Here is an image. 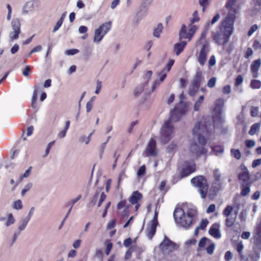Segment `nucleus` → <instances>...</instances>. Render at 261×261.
I'll use <instances>...</instances> for the list:
<instances>
[{"label":"nucleus","instance_id":"1","mask_svg":"<svg viewBox=\"0 0 261 261\" xmlns=\"http://www.w3.org/2000/svg\"><path fill=\"white\" fill-rule=\"evenodd\" d=\"M238 0H228L225 4V8L228 10V14L222 21L219 27V31L213 32L212 36L215 42L218 45H224L228 41L233 30L234 21L239 13Z\"/></svg>","mask_w":261,"mask_h":261},{"label":"nucleus","instance_id":"2","mask_svg":"<svg viewBox=\"0 0 261 261\" xmlns=\"http://www.w3.org/2000/svg\"><path fill=\"white\" fill-rule=\"evenodd\" d=\"M254 242L251 250L243 251L242 242L238 243L236 249L240 261H258L261 255V218L258 220L254 230Z\"/></svg>","mask_w":261,"mask_h":261},{"label":"nucleus","instance_id":"3","mask_svg":"<svg viewBox=\"0 0 261 261\" xmlns=\"http://www.w3.org/2000/svg\"><path fill=\"white\" fill-rule=\"evenodd\" d=\"M212 128L211 122L204 119L196 123L192 130V134L197 138L198 144L196 142L191 144L190 150L193 153L198 155L206 153V150L203 147L206 143L205 137L212 133Z\"/></svg>","mask_w":261,"mask_h":261},{"label":"nucleus","instance_id":"4","mask_svg":"<svg viewBox=\"0 0 261 261\" xmlns=\"http://www.w3.org/2000/svg\"><path fill=\"white\" fill-rule=\"evenodd\" d=\"M184 114V110H179L176 106L171 112L169 119L164 122L160 130L162 143L166 144L171 139L173 133V126L171 124V121H178Z\"/></svg>","mask_w":261,"mask_h":261},{"label":"nucleus","instance_id":"5","mask_svg":"<svg viewBox=\"0 0 261 261\" xmlns=\"http://www.w3.org/2000/svg\"><path fill=\"white\" fill-rule=\"evenodd\" d=\"M197 211L194 207L187 210L180 208H176L173 213L175 221L178 226L188 228L192 224L193 218L196 216Z\"/></svg>","mask_w":261,"mask_h":261},{"label":"nucleus","instance_id":"6","mask_svg":"<svg viewBox=\"0 0 261 261\" xmlns=\"http://www.w3.org/2000/svg\"><path fill=\"white\" fill-rule=\"evenodd\" d=\"M210 28V22L208 21L205 24L204 29L202 31L200 37L195 43L196 46L202 44L201 48L197 57L198 62L201 66H203L205 64L207 60V54L210 50L209 41L205 39Z\"/></svg>","mask_w":261,"mask_h":261},{"label":"nucleus","instance_id":"7","mask_svg":"<svg viewBox=\"0 0 261 261\" xmlns=\"http://www.w3.org/2000/svg\"><path fill=\"white\" fill-rule=\"evenodd\" d=\"M191 183L198 188V191L202 198H205L208 191V185L203 176L199 175L193 178Z\"/></svg>","mask_w":261,"mask_h":261},{"label":"nucleus","instance_id":"8","mask_svg":"<svg viewBox=\"0 0 261 261\" xmlns=\"http://www.w3.org/2000/svg\"><path fill=\"white\" fill-rule=\"evenodd\" d=\"M222 214L226 218L225 220L226 225L228 227H231L236 220L238 211H234V207L232 206L227 205L223 210Z\"/></svg>","mask_w":261,"mask_h":261},{"label":"nucleus","instance_id":"9","mask_svg":"<svg viewBox=\"0 0 261 261\" xmlns=\"http://www.w3.org/2000/svg\"><path fill=\"white\" fill-rule=\"evenodd\" d=\"M159 247L164 254L168 255L176 249V245L165 236L163 241L160 244Z\"/></svg>","mask_w":261,"mask_h":261},{"label":"nucleus","instance_id":"10","mask_svg":"<svg viewBox=\"0 0 261 261\" xmlns=\"http://www.w3.org/2000/svg\"><path fill=\"white\" fill-rule=\"evenodd\" d=\"M11 25L12 31L9 34V38L11 40H17L20 33L21 24L19 19L18 18L13 19Z\"/></svg>","mask_w":261,"mask_h":261},{"label":"nucleus","instance_id":"11","mask_svg":"<svg viewBox=\"0 0 261 261\" xmlns=\"http://www.w3.org/2000/svg\"><path fill=\"white\" fill-rule=\"evenodd\" d=\"M240 168L242 171L238 175L239 180L242 182L243 186L251 184L250 175L247 167L242 164L240 166Z\"/></svg>","mask_w":261,"mask_h":261},{"label":"nucleus","instance_id":"12","mask_svg":"<svg viewBox=\"0 0 261 261\" xmlns=\"http://www.w3.org/2000/svg\"><path fill=\"white\" fill-rule=\"evenodd\" d=\"M196 170V165L193 161H186L182 165L180 172L181 177H186Z\"/></svg>","mask_w":261,"mask_h":261},{"label":"nucleus","instance_id":"13","mask_svg":"<svg viewBox=\"0 0 261 261\" xmlns=\"http://www.w3.org/2000/svg\"><path fill=\"white\" fill-rule=\"evenodd\" d=\"M157 217L158 214L155 211L153 219L151 221L146 230V236L150 240L152 238L156 231V228L158 225Z\"/></svg>","mask_w":261,"mask_h":261},{"label":"nucleus","instance_id":"14","mask_svg":"<svg viewBox=\"0 0 261 261\" xmlns=\"http://www.w3.org/2000/svg\"><path fill=\"white\" fill-rule=\"evenodd\" d=\"M146 152L148 155L155 156L156 155V142L154 139H150L146 149Z\"/></svg>","mask_w":261,"mask_h":261},{"label":"nucleus","instance_id":"15","mask_svg":"<svg viewBox=\"0 0 261 261\" xmlns=\"http://www.w3.org/2000/svg\"><path fill=\"white\" fill-rule=\"evenodd\" d=\"M261 65V60L258 59L252 62L250 68L252 72L253 77L256 78L258 76V71Z\"/></svg>","mask_w":261,"mask_h":261},{"label":"nucleus","instance_id":"16","mask_svg":"<svg viewBox=\"0 0 261 261\" xmlns=\"http://www.w3.org/2000/svg\"><path fill=\"white\" fill-rule=\"evenodd\" d=\"M101 192H101L100 190H96L94 196L90 199V201L87 205L88 207L91 208L96 204V202L99 199Z\"/></svg>","mask_w":261,"mask_h":261},{"label":"nucleus","instance_id":"17","mask_svg":"<svg viewBox=\"0 0 261 261\" xmlns=\"http://www.w3.org/2000/svg\"><path fill=\"white\" fill-rule=\"evenodd\" d=\"M187 43L186 41H183L180 43H177L174 44V50L177 56H178L182 51Z\"/></svg>","mask_w":261,"mask_h":261},{"label":"nucleus","instance_id":"18","mask_svg":"<svg viewBox=\"0 0 261 261\" xmlns=\"http://www.w3.org/2000/svg\"><path fill=\"white\" fill-rule=\"evenodd\" d=\"M81 198H82V195H78V196L76 198L71 199L70 201H68V202H67L65 204L66 206H70L69 209L68 211V212L66 215V217H68L69 215L70 214L72 208H73V206L74 204L76 202H77Z\"/></svg>","mask_w":261,"mask_h":261},{"label":"nucleus","instance_id":"19","mask_svg":"<svg viewBox=\"0 0 261 261\" xmlns=\"http://www.w3.org/2000/svg\"><path fill=\"white\" fill-rule=\"evenodd\" d=\"M142 197V195L141 193L138 191L134 192L129 198V202L133 204H136L138 202V200L141 199Z\"/></svg>","mask_w":261,"mask_h":261},{"label":"nucleus","instance_id":"20","mask_svg":"<svg viewBox=\"0 0 261 261\" xmlns=\"http://www.w3.org/2000/svg\"><path fill=\"white\" fill-rule=\"evenodd\" d=\"M105 35H103L102 31L99 28L95 31L94 42H99L103 38Z\"/></svg>","mask_w":261,"mask_h":261},{"label":"nucleus","instance_id":"21","mask_svg":"<svg viewBox=\"0 0 261 261\" xmlns=\"http://www.w3.org/2000/svg\"><path fill=\"white\" fill-rule=\"evenodd\" d=\"M209 233L216 239H219L221 237V233L218 228L213 226L209 229Z\"/></svg>","mask_w":261,"mask_h":261},{"label":"nucleus","instance_id":"22","mask_svg":"<svg viewBox=\"0 0 261 261\" xmlns=\"http://www.w3.org/2000/svg\"><path fill=\"white\" fill-rule=\"evenodd\" d=\"M99 28L102 31L103 35H106L111 28V22L109 21L102 24Z\"/></svg>","mask_w":261,"mask_h":261},{"label":"nucleus","instance_id":"23","mask_svg":"<svg viewBox=\"0 0 261 261\" xmlns=\"http://www.w3.org/2000/svg\"><path fill=\"white\" fill-rule=\"evenodd\" d=\"M163 25L162 23H158L156 26L153 29V35L154 37L159 38L160 34L163 30Z\"/></svg>","mask_w":261,"mask_h":261},{"label":"nucleus","instance_id":"24","mask_svg":"<svg viewBox=\"0 0 261 261\" xmlns=\"http://www.w3.org/2000/svg\"><path fill=\"white\" fill-rule=\"evenodd\" d=\"M260 127V123H256L251 125L249 131V134L251 136L254 135L259 130Z\"/></svg>","mask_w":261,"mask_h":261},{"label":"nucleus","instance_id":"25","mask_svg":"<svg viewBox=\"0 0 261 261\" xmlns=\"http://www.w3.org/2000/svg\"><path fill=\"white\" fill-rule=\"evenodd\" d=\"M34 5L32 1L28 2L23 6V11L26 13L33 11Z\"/></svg>","mask_w":261,"mask_h":261},{"label":"nucleus","instance_id":"26","mask_svg":"<svg viewBox=\"0 0 261 261\" xmlns=\"http://www.w3.org/2000/svg\"><path fill=\"white\" fill-rule=\"evenodd\" d=\"M201 79V72L200 71L197 72L193 79L192 84L200 86Z\"/></svg>","mask_w":261,"mask_h":261},{"label":"nucleus","instance_id":"27","mask_svg":"<svg viewBox=\"0 0 261 261\" xmlns=\"http://www.w3.org/2000/svg\"><path fill=\"white\" fill-rule=\"evenodd\" d=\"M251 4L253 6L254 13H257L261 10V0H253Z\"/></svg>","mask_w":261,"mask_h":261},{"label":"nucleus","instance_id":"28","mask_svg":"<svg viewBox=\"0 0 261 261\" xmlns=\"http://www.w3.org/2000/svg\"><path fill=\"white\" fill-rule=\"evenodd\" d=\"M187 27L185 24H183L179 32V36L180 39H186L188 38V33H187Z\"/></svg>","mask_w":261,"mask_h":261},{"label":"nucleus","instance_id":"29","mask_svg":"<svg viewBox=\"0 0 261 261\" xmlns=\"http://www.w3.org/2000/svg\"><path fill=\"white\" fill-rule=\"evenodd\" d=\"M177 149V144L174 141L167 147V151L169 153H172Z\"/></svg>","mask_w":261,"mask_h":261},{"label":"nucleus","instance_id":"30","mask_svg":"<svg viewBox=\"0 0 261 261\" xmlns=\"http://www.w3.org/2000/svg\"><path fill=\"white\" fill-rule=\"evenodd\" d=\"M213 174L216 181V182L214 183V184H216V183L218 182V186L220 187V181L221 180V175L219 169H215L213 171Z\"/></svg>","mask_w":261,"mask_h":261},{"label":"nucleus","instance_id":"31","mask_svg":"<svg viewBox=\"0 0 261 261\" xmlns=\"http://www.w3.org/2000/svg\"><path fill=\"white\" fill-rule=\"evenodd\" d=\"M15 221V220L12 214H9L8 216V219L6 220V221L5 223V225L6 227H8L10 225L14 224Z\"/></svg>","mask_w":261,"mask_h":261},{"label":"nucleus","instance_id":"32","mask_svg":"<svg viewBox=\"0 0 261 261\" xmlns=\"http://www.w3.org/2000/svg\"><path fill=\"white\" fill-rule=\"evenodd\" d=\"M30 220L28 219L25 218H22L20 221V225L18 227V229L20 231L23 230L26 226L27 225L28 223L29 222Z\"/></svg>","mask_w":261,"mask_h":261},{"label":"nucleus","instance_id":"33","mask_svg":"<svg viewBox=\"0 0 261 261\" xmlns=\"http://www.w3.org/2000/svg\"><path fill=\"white\" fill-rule=\"evenodd\" d=\"M197 30V27L195 25H191V28L189 31V32L188 33V38L189 39V41H190L193 36L194 34L196 32V31Z\"/></svg>","mask_w":261,"mask_h":261},{"label":"nucleus","instance_id":"34","mask_svg":"<svg viewBox=\"0 0 261 261\" xmlns=\"http://www.w3.org/2000/svg\"><path fill=\"white\" fill-rule=\"evenodd\" d=\"M230 153L232 156H233L237 160H240L241 158V153L239 149H231L230 150Z\"/></svg>","mask_w":261,"mask_h":261},{"label":"nucleus","instance_id":"35","mask_svg":"<svg viewBox=\"0 0 261 261\" xmlns=\"http://www.w3.org/2000/svg\"><path fill=\"white\" fill-rule=\"evenodd\" d=\"M204 100V97L203 96H200L198 100L195 102L194 109V110L196 111H198L199 110L200 106L201 105V103L203 102Z\"/></svg>","mask_w":261,"mask_h":261},{"label":"nucleus","instance_id":"36","mask_svg":"<svg viewBox=\"0 0 261 261\" xmlns=\"http://www.w3.org/2000/svg\"><path fill=\"white\" fill-rule=\"evenodd\" d=\"M250 184H247L243 186V184H242V191L241 194L242 196H246L250 192Z\"/></svg>","mask_w":261,"mask_h":261},{"label":"nucleus","instance_id":"37","mask_svg":"<svg viewBox=\"0 0 261 261\" xmlns=\"http://www.w3.org/2000/svg\"><path fill=\"white\" fill-rule=\"evenodd\" d=\"M199 88V86L192 84V85L189 88V94L191 96L194 95L196 94V93L198 91Z\"/></svg>","mask_w":261,"mask_h":261},{"label":"nucleus","instance_id":"38","mask_svg":"<svg viewBox=\"0 0 261 261\" xmlns=\"http://www.w3.org/2000/svg\"><path fill=\"white\" fill-rule=\"evenodd\" d=\"M250 87L253 89H259L261 87V82L258 80H252L250 83Z\"/></svg>","mask_w":261,"mask_h":261},{"label":"nucleus","instance_id":"39","mask_svg":"<svg viewBox=\"0 0 261 261\" xmlns=\"http://www.w3.org/2000/svg\"><path fill=\"white\" fill-rule=\"evenodd\" d=\"M224 105V100L222 98L218 99L216 102V107L220 110L222 109Z\"/></svg>","mask_w":261,"mask_h":261},{"label":"nucleus","instance_id":"40","mask_svg":"<svg viewBox=\"0 0 261 261\" xmlns=\"http://www.w3.org/2000/svg\"><path fill=\"white\" fill-rule=\"evenodd\" d=\"M32 168V167L31 166H30L25 171L24 174L19 177V182H20L22 180L23 178H27V177H28L30 175Z\"/></svg>","mask_w":261,"mask_h":261},{"label":"nucleus","instance_id":"41","mask_svg":"<svg viewBox=\"0 0 261 261\" xmlns=\"http://www.w3.org/2000/svg\"><path fill=\"white\" fill-rule=\"evenodd\" d=\"M146 173V167L145 165L141 166L137 172V175L138 177H141L145 175Z\"/></svg>","mask_w":261,"mask_h":261},{"label":"nucleus","instance_id":"42","mask_svg":"<svg viewBox=\"0 0 261 261\" xmlns=\"http://www.w3.org/2000/svg\"><path fill=\"white\" fill-rule=\"evenodd\" d=\"M13 208L16 210H20L22 208V204L20 200L15 201L13 205Z\"/></svg>","mask_w":261,"mask_h":261},{"label":"nucleus","instance_id":"43","mask_svg":"<svg viewBox=\"0 0 261 261\" xmlns=\"http://www.w3.org/2000/svg\"><path fill=\"white\" fill-rule=\"evenodd\" d=\"M106 195L103 192H102L100 194V197L99 198L98 202L97 203V207H99L101 206L102 203L104 201V200L106 199Z\"/></svg>","mask_w":261,"mask_h":261},{"label":"nucleus","instance_id":"44","mask_svg":"<svg viewBox=\"0 0 261 261\" xmlns=\"http://www.w3.org/2000/svg\"><path fill=\"white\" fill-rule=\"evenodd\" d=\"M174 61L173 60H170L169 62L167 63L166 67L163 69L162 71H165V72H168L170 70L174 64Z\"/></svg>","mask_w":261,"mask_h":261},{"label":"nucleus","instance_id":"45","mask_svg":"<svg viewBox=\"0 0 261 261\" xmlns=\"http://www.w3.org/2000/svg\"><path fill=\"white\" fill-rule=\"evenodd\" d=\"M63 22V17H61L60 18V19L56 23V24L53 29V33H55V32H56L60 28V27L62 24Z\"/></svg>","mask_w":261,"mask_h":261},{"label":"nucleus","instance_id":"46","mask_svg":"<svg viewBox=\"0 0 261 261\" xmlns=\"http://www.w3.org/2000/svg\"><path fill=\"white\" fill-rule=\"evenodd\" d=\"M217 81V79L215 77H213L211 78L207 82V86L209 88H213L216 85V82Z\"/></svg>","mask_w":261,"mask_h":261},{"label":"nucleus","instance_id":"47","mask_svg":"<svg viewBox=\"0 0 261 261\" xmlns=\"http://www.w3.org/2000/svg\"><path fill=\"white\" fill-rule=\"evenodd\" d=\"M259 113L258 108L255 107H252L251 109V116L255 117L258 116Z\"/></svg>","mask_w":261,"mask_h":261},{"label":"nucleus","instance_id":"48","mask_svg":"<svg viewBox=\"0 0 261 261\" xmlns=\"http://www.w3.org/2000/svg\"><path fill=\"white\" fill-rule=\"evenodd\" d=\"M32 187V183H28L25 186L23 189L21 191V195L24 196L27 192L29 191Z\"/></svg>","mask_w":261,"mask_h":261},{"label":"nucleus","instance_id":"49","mask_svg":"<svg viewBox=\"0 0 261 261\" xmlns=\"http://www.w3.org/2000/svg\"><path fill=\"white\" fill-rule=\"evenodd\" d=\"M215 248V245L214 244H212L206 248V252L208 254H212L214 253V249Z\"/></svg>","mask_w":261,"mask_h":261},{"label":"nucleus","instance_id":"50","mask_svg":"<svg viewBox=\"0 0 261 261\" xmlns=\"http://www.w3.org/2000/svg\"><path fill=\"white\" fill-rule=\"evenodd\" d=\"M158 75L160 76V79L158 80L161 83L164 81L165 79L167 76V72H165V71H161L159 74Z\"/></svg>","mask_w":261,"mask_h":261},{"label":"nucleus","instance_id":"51","mask_svg":"<svg viewBox=\"0 0 261 261\" xmlns=\"http://www.w3.org/2000/svg\"><path fill=\"white\" fill-rule=\"evenodd\" d=\"M160 84H161V83L160 81H159L158 80L154 81V82L153 83L152 86L151 88V92H154L156 89H157L159 87Z\"/></svg>","mask_w":261,"mask_h":261},{"label":"nucleus","instance_id":"52","mask_svg":"<svg viewBox=\"0 0 261 261\" xmlns=\"http://www.w3.org/2000/svg\"><path fill=\"white\" fill-rule=\"evenodd\" d=\"M207 241V238L205 237L202 238L199 242L198 247L200 248H203L205 245Z\"/></svg>","mask_w":261,"mask_h":261},{"label":"nucleus","instance_id":"53","mask_svg":"<svg viewBox=\"0 0 261 261\" xmlns=\"http://www.w3.org/2000/svg\"><path fill=\"white\" fill-rule=\"evenodd\" d=\"M79 53V50L77 49H70L66 51L65 53L67 55L72 56Z\"/></svg>","mask_w":261,"mask_h":261},{"label":"nucleus","instance_id":"54","mask_svg":"<svg viewBox=\"0 0 261 261\" xmlns=\"http://www.w3.org/2000/svg\"><path fill=\"white\" fill-rule=\"evenodd\" d=\"M42 49V47L41 45H38L36 47H34L31 51L30 53H29V54L28 55V57H30V56L35 53V52H38V51H40Z\"/></svg>","mask_w":261,"mask_h":261},{"label":"nucleus","instance_id":"55","mask_svg":"<svg viewBox=\"0 0 261 261\" xmlns=\"http://www.w3.org/2000/svg\"><path fill=\"white\" fill-rule=\"evenodd\" d=\"M208 223V222L206 219H202L198 227H199L200 229L203 230L205 228Z\"/></svg>","mask_w":261,"mask_h":261},{"label":"nucleus","instance_id":"56","mask_svg":"<svg viewBox=\"0 0 261 261\" xmlns=\"http://www.w3.org/2000/svg\"><path fill=\"white\" fill-rule=\"evenodd\" d=\"M54 143H55V141H53L49 142L48 144V145L46 147V148L45 149L44 156H46L49 154L50 149L51 146L54 144Z\"/></svg>","mask_w":261,"mask_h":261},{"label":"nucleus","instance_id":"57","mask_svg":"<svg viewBox=\"0 0 261 261\" xmlns=\"http://www.w3.org/2000/svg\"><path fill=\"white\" fill-rule=\"evenodd\" d=\"M79 140L81 142H85L86 144H88L90 141V136H82L79 138Z\"/></svg>","mask_w":261,"mask_h":261},{"label":"nucleus","instance_id":"58","mask_svg":"<svg viewBox=\"0 0 261 261\" xmlns=\"http://www.w3.org/2000/svg\"><path fill=\"white\" fill-rule=\"evenodd\" d=\"M232 258V254L231 251H227L225 252L224 259L226 261H229Z\"/></svg>","mask_w":261,"mask_h":261},{"label":"nucleus","instance_id":"59","mask_svg":"<svg viewBox=\"0 0 261 261\" xmlns=\"http://www.w3.org/2000/svg\"><path fill=\"white\" fill-rule=\"evenodd\" d=\"M243 81V78L241 75H238L236 79V86H239Z\"/></svg>","mask_w":261,"mask_h":261},{"label":"nucleus","instance_id":"60","mask_svg":"<svg viewBox=\"0 0 261 261\" xmlns=\"http://www.w3.org/2000/svg\"><path fill=\"white\" fill-rule=\"evenodd\" d=\"M257 28H258V26L257 24L253 25L250 28V30H249V31L248 32V36L252 35V34L257 30Z\"/></svg>","mask_w":261,"mask_h":261},{"label":"nucleus","instance_id":"61","mask_svg":"<svg viewBox=\"0 0 261 261\" xmlns=\"http://www.w3.org/2000/svg\"><path fill=\"white\" fill-rule=\"evenodd\" d=\"M246 146L248 147H252L255 146V142L254 141L252 140H247L245 142Z\"/></svg>","mask_w":261,"mask_h":261},{"label":"nucleus","instance_id":"62","mask_svg":"<svg viewBox=\"0 0 261 261\" xmlns=\"http://www.w3.org/2000/svg\"><path fill=\"white\" fill-rule=\"evenodd\" d=\"M254 49H261V43L257 40H255L252 45Z\"/></svg>","mask_w":261,"mask_h":261},{"label":"nucleus","instance_id":"63","mask_svg":"<svg viewBox=\"0 0 261 261\" xmlns=\"http://www.w3.org/2000/svg\"><path fill=\"white\" fill-rule=\"evenodd\" d=\"M213 150L218 153H223L224 151L223 148L221 146H216L213 148Z\"/></svg>","mask_w":261,"mask_h":261},{"label":"nucleus","instance_id":"64","mask_svg":"<svg viewBox=\"0 0 261 261\" xmlns=\"http://www.w3.org/2000/svg\"><path fill=\"white\" fill-rule=\"evenodd\" d=\"M116 221L115 220H112L110 221L107 224V228L109 229H111L113 228L115 226Z\"/></svg>","mask_w":261,"mask_h":261}]
</instances>
